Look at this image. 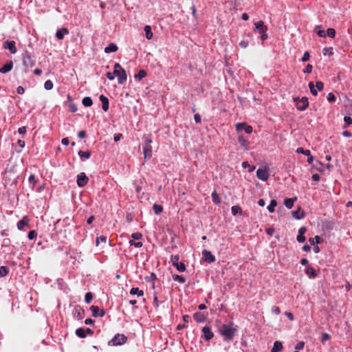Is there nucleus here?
Segmentation results:
<instances>
[{
  "label": "nucleus",
  "mask_w": 352,
  "mask_h": 352,
  "mask_svg": "<svg viewBox=\"0 0 352 352\" xmlns=\"http://www.w3.org/2000/svg\"><path fill=\"white\" fill-rule=\"evenodd\" d=\"M219 331L225 340L230 341L237 332V326L230 322L228 324H222Z\"/></svg>",
  "instance_id": "obj_1"
},
{
  "label": "nucleus",
  "mask_w": 352,
  "mask_h": 352,
  "mask_svg": "<svg viewBox=\"0 0 352 352\" xmlns=\"http://www.w3.org/2000/svg\"><path fill=\"white\" fill-rule=\"evenodd\" d=\"M144 141L143 144V153L144 160H149L152 157V146L153 140L151 134L144 135L142 138Z\"/></svg>",
  "instance_id": "obj_2"
},
{
  "label": "nucleus",
  "mask_w": 352,
  "mask_h": 352,
  "mask_svg": "<svg viewBox=\"0 0 352 352\" xmlns=\"http://www.w3.org/2000/svg\"><path fill=\"white\" fill-rule=\"evenodd\" d=\"M113 74L118 77V84L122 85L126 81L127 75L126 71L118 63L114 65Z\"/></svg>",
  "instance_id": "obj_3"
},
{
  "label": "nucleus",
  "mask_w": 352,
  "mask_h": 352,
  "mask_svg": "<svg viewBox=\"0 0 352 352\" xmlns=\"http://www.w3.org/2000/svg\"><path fill=\"white\" fill-rule=\"evenodd\" d=\"M23 65L25 68L33 67L36 64V60L32 54L28 50H25L21 54Z\"/></svg>",
  "instance_id": "obj_4"
},
{
  "label": "nucleus",
  "mask_w": 352,
  "mask_h": 352,
  "mask_svg": "<svg viewBox=\"0 0 352 352\" xmlns=\"http://www.w3.org/2000/svg\"><path fill=\"white\" fill-rule=\"evenodd\" d=\"M127 341V337L124 334L117 333L108 342L109 346H120Z\"/></svg>",
  "instance_id": "obj_5"
},
{
  "label": "nucleus",
  "mask_w": 352,
  "mask_h": 352,
  "mask_svg": "<svg viewBox=\"0 0 352 352\" xmlns=\"http://www.w3.org/2000/svg\"><path fill=\"white\" fill-rule=\"evenodd\" d=\"M308 87L311 94L314 96H316L318 95V91H322L324 89V83L319 80L316 81V85H314V82H309Z\"/></svg>",
  "instance_id": "obj_6"
},
{
  "label": "nucleus",
  "mask_w": 352,
  "mask_h": 352,
  "mask_svg": "<svg viewBox=\"0 0 352 352\" xmlns=\"http://www.w3.org/2000/svg\"><path fill=\"white\" fill-rule=\"evenodd\" d=\"M296 108L298 111H303L309 106V100L307 97H302V98H294Z\"/></svg>",
  "instance_id": "obj_7"
},
{
  "label": "nucleus",
  "mask_w": 352,
  "mask_h": 352,
  "mask_svg": "<svg viewBox=\"0 0 352 352\" xmlns=\"http://www.w3.org/2000/svg\"><path fill=\"white\" fill-rule=\"evenodd\" d=\"M72 316L75 319L82 320L85 317V310L80 305H76L72 310Z\"/></svg>",
  "instance_id": "obj_8"
},
{
  "label": "nucleus",
  "mask_w": 352,
  "mask_h": 352,
  "mask_svg": "<svg viewBox=\"0 0 352 352\" xmlns=\"http://www.w3.org/2000/svg\"><path fill=\"white\" fill-rule=\"evenodd\" d=\"M89 180V177L85 173H80L77 175L76 183L78 187L82 188L88 184Z\"/></svg>",
  "instance_id": "obj_9"
},
{
  "label": "nucleus",
  "mask_w": 352,
  "mask_h": 352,
  "mask_svg": "<svg viewBox=\"0 0 352 352\" xmlns=\"http://www.w3.org/2000/svg\"><path fill=\"white\" fill-rule=\"evenodd\" d=\"M269 173L267 168H259L256 170V177L261 181L266 182L269 179Z\"/></svg>",
  "instance_id": "obj_10"
},
{
  "label": "nucleus",
  "mask_w": 352,
  "mask_h": 352,
  "mask_svg": "<svg viewBox=\"0 0 352 352\" xmlns=\"http://www.w3.org/2000/svg\"><path fill=\"white\" fill-rule=\"evenodd\" d=\"M3 48L8 50L10 52L14 54L17 52L16 43L14 41H6L3 43Z\"/></svg>",
  "instance_id": "obj_11"
},
{
  "label": "nucleus",
  "mask_w": 352,
  "mask_h": 352,
  "mask_svg": "<svg viewBox=\"0 0 352 352\" xmlns=\"http://www.w3.org/2000/svg\"><path fill=\"white\" fill-rule=\"evenodd\" d=\"M203 336L202 338L205 341H210L213 337L214 333L211 330V328L208 326H205L202 328Z\"/></svg>",
  "instance_id": "obj_12"
},
{
  "label": "nucleus",
  "mask_w": 352,
  "mask_h": 352,
  "mask_svg": "<svg viewBox=\"0 0 352 352\" xmlns=\"http://www.w3.org/2000/svg\"><path fill=\"white\" fill-rule=\"evenodd\" d=\"M236 130L237 131L244 130L246 133L250 134L252 133L253 129L252 126L248 125L245 122H239L236 124Z\"/></svg>",
  "instance_id": "obj_13"
},
{
  "label": "nucleus",
  "mask_w": 352,
  "mask_h": 352,
  "mask_svg": "<svg viewBox=\"0 0 352 352\" xmlns=\"http://www.w3.org/2000/svg\"><path fill=\"white\" fill-rule=\"evenodd\" d=\"M90 310L91 311L92 316L95 318L103 317L105 315L104 309H100L96 305H91L90 307Z\"/></svg>",
  "instance_id": "obj_14"
},
{
  "label": "nucleus",
  "mask_w": 352,
  "mask_h": 352,
  "mask_svg": "<svg viewBox=\"0 0 352 352\" xmlns=\"http://www.w3.org/2000/svg\"><path fill=\"white\" fill-rule=\"evenodd\" d=\"M254 30L259 34L267 32V27L263 21H257L254 23Z\"/></svg>",
  "instance_id": "obj_15"
},
{
  "label": "nucleus",
  "mask_w": 352,
  "mask_h": 352,
  "mask_svg": "<svg viewBox=\"0 0 352 352\" xmlns=\"http://www.w3.org/2000/svg\"><path fill=\"white\" fill-rule=\"evenodd\" d=\"M307 232V228L305 227V226H302L299 228L298 230V234L296 237V240L298 243H304L306 240V238L305 236H304V234H305V232Z\"/></svg>",
  "instance_id": "obj_16"
},
{
  "label": "nucleus",
  "mask_w": 352,
  "mask_h": 352,
  "mask_svg": "<svg viewBox=\"0 0 352 352\" xmlns=\"http://www.w3.org/2000/svg\"><path fill=\"white\" fill-rule=\"evenodd\" d=\"M202 255L205 261L208 262L209 263H212L215 261V256L208 250H203Z\"/></svg>",
  "instance_id": "obj_17"
},
{
  "label": "nucleus",
  "mask_w": 352,
  "mask_h": 352,
  "mask_svg": "<svg viewBox=\"0 0 352 352\" xmlns=\"http://www.w3.org/2000/svg\"><path fill=\"white\" fill-rule=\"evenodd\" d=\"M69 30L67 28H62L60 29H58L56 32V37L58 40H62L64 38V36L65 35H67L69 34Z\"/></svg>",
  "instance_id": "obj_18"
},
{
  "label": "nucleus",
  "mask_w": 352,
  "mask_h": 352,
  "mask_svg": "<svg viewBox=\"0 0 352 352\" xmlns=\"http://www.w3.org/2000/svg\"><path fill=\"white\" fill-rule=\"evenodd\" d=\"M99 99L102 102V108L103 111H107L109 107V101L108 98L102 94L100 96Z\"/></svg>",
  "instance_id": "obj_19"
},
{
  "label": "nucleus",
  "mask_w": 352,
  "mask_h": 352,
  "mask_svg": "<svg viewBox=\"0 0 352 352\" xmlns=\"http://www.w3.org/2000/svg\"><path fill=\"white\" fill-rule=\"evenodd\" d=\"M13 68V62L12 60L8 61L3 67L0 68V73L6 74L10 72Z\"/></svg>",
  "instance_id": "obj_20"
},
{
  "label": "nucleus",
  "mask_w": 352,
  "mask_h": 352,
  "mask_svg": "<svg viewBox=\"0 0 352 352\" xmlns=\"http://www.w3.org/2000/svg\"><path fill=\"white\" fill-rule=\"evenodd\" d=\"M29 223V218L27 215L23 217V218L17 222V228L19 230H22L25 226H28Z\"/></svg>",
  "instance_id": "obj_21"
},
{
  "label": "nucleus",
  "mask_w": 352,
  "mask_h": 352,
  "mask_svg": "<svg viewBox=\"0 0 352 352\" xmlns=\"http://www.w3.org/2000/svg\"><path fill=\"white\" fill-rule=\"evenodd\" d=\"M193 318L197 322H204L206 320V316L200 311L195 312L193 314Z\"/></svg>",
  "instance_id": "obj_22"
},
{
  "label": "nucleus",
  "mask_w": 352,
  "mask_h": 352,
  "mask_svg": "<svg viewBox=\"0 0 352 352\" xmlns=\"http://www.w3.org/2000/svg\"><path fill=\"white\" fill-rule=\"evenodd\" d=\"M292 216L296 219H302L305 217V213L303 210H300V208L299 207L298 210L292 211Z\"/></svg>",
  "instance_id": "obj_23"
},
{
  "label": "nucleus",
  "mask_w": 352,
  "mask_h": 352,
  "mask_svg": "<svg viewBox=\"0 0 352 352\" xmlns=\"http://www.w3.org/2000/svg\"><path fill=\"white\" fill-rule=\"evenodd\" d=\"M305 272L311 278H314L317 276L316 270L311 266H307L305 270Z\"/></svg>",
  "instance_id": "obj_24"
},
{
  "label": "nucleus",
  "mask_w": 352,
  "mask_h": 352,
  "mask_svg": "<svg viewBox=\"0 0 352 352\" xmlns=\"http://www.w3.org/2000/svg\"><path fill=\"white\" fill-rule=\"evenodd\" d=\"M118 50V47L117 45L114 43H109L105 48H104V52L107 54L111 53V52H116Z\"/></svg>",
  "instance_id": "obj_25"
},
{
  "label": "nucleus",
  "mask_w": 352,
  "mask_h": 352,
  "mask_svg": "<svg viewBox=\"0 0 352 352\" xmlns=\"http://www.w3.org/2000/svg\"><path fill=\"white\" fill-rule=\"evenodd\" d=\"M78 155L82 161H85L90 158L91 153L89 151H79Z\"/></svg>",
  "instance_id": "obj_26"
},
{
  "label": "nucleus",
  "mask_w": 352,
  "mask_h": 352,
  "mask_svg": "<svg viewBox=\"0 0 352 352\" xmlns=\"http://www.w3.org/2000/svg\"><path fill=\"white\" fill-rule=\"evenodd\" d=\"M238 142L241 144V146L244 148L245 151L248 150V142L246 139H245L243 135H241L238 137Z\"/></svg>",
  "instance_id": "obj_27"
},
{
  "label": "nucleus",
  "mask_w": 352,
  "mask_h": 352,
  "mask_svg": "<svg viewBox=\"0 0 352 352\" xmlns=\"http://www.w3.org/2000/svg\"><path fill=\"white\" fill-rule=\"evenodd\" d=\"M190 319V316L188 315H184L183 316V320L184 322L182 324H178L177 326V330H182L184 328H186L188 327V320Z\"/></svg>",
  "instance_id": "obj_28"
},
{
  "label": "nucleus",
  "mask_w": 352,
  "mask_h": 352,
  "mask_svg": "<svg viewBox=\"0 0 352 352\" xmlns=\"http://www.w3.org/2000/svg\"><path fill=\"white\" fill-rule=\"evenodd\" d=\"M297 198L296 197L294 198H286L284 200V204L287 208L291 209L294 206V201Z\"/></svg>",
  "instance_id": "obj_29"
},
{
  "label": "nucleus",
  "mask_w": 352,
  "mask_h": 352,
  "mask_svg": "<svg viewBox=\"0 0 352 352\" xmlns=\"http://www.w3.org/2000/svg\"><path fill=\"white\" fill-rule=\"evenodd\" d=\"M283 349L282 342L280 341H275L274 343V346L271 349V352H280Z\"/></svg>",
  "instance_id": "obj_30"
},
{
  "label": "nucleus",
  "mask_w": 352,
  "mask_h": 352,
  "mask_svg": "<svg viewBox=\"0 0 352 352\" xmlns=\"http://www.w3.org/2000/svg\"><path fill=\"white\" fill-rule=\"evenodd\" d=\"M130 294L132 296H138V297L144 295L143 290L140 289L138 287H132L130 290Z\"/></svg>",
  "instance_id": "obj_31"
},
{
  "label": "nucleus",
  "mask_w": 352,
  "mask_h": 352,
  "mask_svg": "<svg viewBox=\"0 0 352 352\" xmlns=\"http://www.w3.org/2000/svg\"><path fill=\"white\" fill-rule=\"evenodd\" d=\"M144 32H145V36H146V38L148 40H151L153 38V34L151 26L150 25H146L144 27Z\"/></svg>",
  "instance_id": "obj_32"
},
{
  "label": "nucleus",
  "mask_w": 352,
  "mask_h": 352,
  "mask_svg": "<svg viewBox=\"0 0 352 352\" xmlns=\"http://www.w3.org/2000/svg\"><path fill=\"white\" fill-rule=\"evenodd\" d=\"M277 206V201L275 199H272L270 204L267 206V210L269 212L272 213L275 211V207Z\"/></svg>",
  "instance_id": "obj_33"
},
{
  "label": "nucleus",
  "mask_w": 352,
  "mask_h": 352,
  "mask_svg": "<svg viewBox=\"0 0 352 352\" xmlns=\"http://www.w3.org/2000/svg\"><path fill=\"white\" fill-rule=\"evenodd\" d=\"M179 272H183L186 270V265L184 264V262H178V263H174V265H173Z\"/></svg>",
  "instance_id": "obj_34"
},
{
  "label": "nucleus",
  "mask_w": 352,
  "mask_h": 352,
  "mask_svg": "<svg viewBox=\"0 0 352 352\" xmlns=\"http://www.w3.org/2000/svg\"><path fill=\"white\" fill-rule=\"evenodd\" d=\"M10 272V269L7 266H1L0 267V278L5 277L8 275Z\"/></svg>",
  "instance_id": "obj_35"
},
{
  "label": "nucleus",
  "mask_w": 352,
  "mask_h": 352,
  "mask_svg": "<svg viewBox=\"0 0 352 352\" xmlns=\"http://www.w3.org/2000/svg\"><path fill=\"white\" fill-rule=\"evenodd\" d=\"M82 104L86 107H89L93 104V100L91 97H85L82 100Z\"/></svg>",
  "instance_id": "obj_36"
},
{
  "label": "nucleus",
  "mask_w": 352,
  "mask_h": 352,
  "mask_svg": "<svg viewBox=\"0 0 352 352\" xmlns=\"http://www.w3.org/2000/svg\"><path fill=\"white\" fill-rule=\"evenodd\" d=\"M146 72L144 69H140L138 74H135V78L138 80H141L142 78L146 76Z\"/></svg>",
  "instance_id": "obj_37"
},
{
  "label": "nucleus",
  "mask_w": 352,
  "mask_h": 352,
  "mask_svg": "<svg viewBox=\"0 0 352 352\" xmlns=\"http://www.w3.org/2000/svg\"><path fill=\"white\" fill-rule=\"evenodd\" d=\"M211 197L213 203L219 204L221 203L220 197L216 190H214L211 194Z\"/></svg>",
  "instance_id": "obj_38"
},
{
  "label": "nucleus",
  "mask_w": 352,
  "mask_h": 352,
  "mask_svg": "<svg viewBox=\"0 0 352 352\" xmlns=\"http://www.w3.org/2000/svg\"><path fill=\"white\" fill-rule=\"evenodd\" d=\"M76 335L80 338H86V331L83 328H78L76 330Z\"/></svg>",
  "instance_id": "obj_39"
},
{
  "label": "nucleus",
  "mask_w": 352,
  "mask_h": 352,
  "mask_svg": "<svg viewBox=\"0 0 352 352\" xmlns=\"http://www.w3.org/2000/svg\"><path fill=\"white\" fill-rule=\"evenodd\" d=\"M231 213L233 216L242 213V209L239 206H233L231 208Z\"/></svg>",
  "instance_id": "obj_40"
},
{
  "label": "nucleus",
  "mask_w": 352,
  "mask_h": 352,
  "mask_svg": "<svg viewBox=\"0 0 352 352\" xmlns=\"http://www.w3.org/2000/svg\"><path fill=\"white\" fill-rule=\"evenodd\" d=\"M309 242L311 245L315 246L321 243V239L319 236H316L314 238H309Z\"/></svg>",
  "instance_id": "obj_41"
},
{
  "label": "nucleus",
  "mask_w": 352,
  "mask_h": 352,
  "mask_svg": "<svg viewBox=\"0 0 352 352\" xmlns=\"http://www.w3.org/2000/svg\"><path fill=\"white\" fill-rule=\"evenodd\" d=\"M153 209L155 214H160L163 211V207L157 204H153Z\"/></svg>",
  "instance_id": "obj_42"
},
{
  "label": "nucleus",
  "mask_w": 352,
  "mask_h": 352,
  "mask_svg": "<svg viewBox=\"0 0 352 352\" xmlns=\"http://www.w3.org/2000/svg\"><path fill=\"white\" fill-rule=\"evenodd\" d=\"M173 279L175 280V281H177L179 282V283H184L186 282V279L185 278H184L182 276H180L179 274H173Z\"/></svg>",
  "instance_id": "obj_43"
},
{
  "label": "nucleus",
  "mask_w": 352,
  "mask_h": 352,
  "mask_svg": "<svg viewBox=\"0 0 352 352\" xmlns=\"http://www.w3.org/2000/svg\"><path fill=\"white\" fill-rule=\"evenodd\" d=\"M53 87H54V83L51 80H47L44 83V88L47 91L52 89Z\"/></svg>",
  "instance_id": "obj_44"
},
{
  "label": "nucleus",
  "mask_w": 352,
  "mask_h": 352,
  "mask_svg": "<svg viewBox=\"0 0 352 352\" xmlns=\"http://www.w3.org/2000/svg\"><path fill=\"white\" fill-rule=\"evenodd\" d=\"M107 240V238L106 236L101 235L100 236H98L96 239V245L98 246L100 243H106Z\"/></svg>",
  "instance_id": "obj_45"
},
{
  "label": "nucleus",
  "mask_w": 352,
  "mask_h": 352,
  "mask_svg": "<svg viewBox=\"0 0 352 352\" xmlns=\"http://www.w3.org/2000/svg\"><path fill=\"white\" fill-rule=\"evenodd\" d=\"M28 182L30 184L34 186L37 184L38 179H36L34 174H31L29 176Z\"/></svg>",
  "instance_id": "obj_46"
},
{
  "label": "nucleus",
  "mask_w": 352,
  "mask_h": 352,
  "mask_svg": "<svg viewBox=\"0 0 352 352\" xmlns=\"http://www.w3.org/2000/svg\"><path fill=\"white\" fill-rule=\"evenodd\" d=\"M296 153H301V154H303V155L307 156V155H310L311 151L309 150H305V149H304L302 147H298L296 149Z\"/></svg>",
  "instance_id": "obj_47"
},
{
  "label": "nucleus",
  "mask_w": 352,
  "mask_h": 352,
  "mask_svg": "<svg viewBox=\"0 0 352 352\" xmlns=\"http://www.w3.org/2000/svg\"><path fill=\"white\" fill-rule=\"evenodd\" d=\"M344 128H346L347 126H349V125H351L352 124V118L350 116H344Z\"/></svg>",
  "instance_id": "obj_48"
},
{
  "label": "nucleus",
  "mask_w": 352,
  "mask_h": 352,
  "mask_svg": "<svg viewBox=\"0 0 352 352\" xmlns=\"http://www.w3.org/2000/svg\"><path fill=\"white\" fill-rule=\"evenodd\" d=\"M327 36H328L330 38H334L336 36V30L333 28H328L326 32Z\"/></svg>",
  "instance_id": "obj_49"
},
{
  "label": "nucleus",
  "mask_w": 352,
  "mask_h": 352,
  "mask_svg": "<svg viewBox=\"0 0 352 352\" xmlns=\"http://www.w3.org/2000/svg\"><path fill=\"white\" fill-rule=\"evenodd\" d=\"M93 299V294L91 292H87L85 294V301L86 303L89 304L91 302V301Z\"/></svg>",
  "instance_id": "obj_50"
},
{
  "label": "nucleus",
  "mask_w": 352,
  "mask_h": 352,
  "mask_svg": "<svg viewBox=\"0 0 352 352\" xmlns=\"http://www.w3.org/2000/svg\"><path fill=\"white\" fill-rule=\"evenodd\" d=\"M17 144L19 145V146L20 147V149L19 150H16V152L17 153H21L22 149L25 147V141L23 140H19L17 141Z\"/></svg>",
  "instance_id": "obj_51"
},
{
  "label": "nucleus",
  "mask_w": 352,
  "mask_h": 352,
  "mask_svg": "<svg viewBox=\"0 0 352 352\" xmlns=\"http://www.w3.org/2000/svg\"><path fill=\"white\" fill-rule=\"evenodd\" d=\"M36 235H37V232H36V230H30L28 234V238L30 240H32L36 236Z\"/></svg>",
  "instance_id": "obj_52"
},
{
  "label": "nucleus",
  "mask_w": 352,
  "mask_h": 352,
  "mask_svg": "<svg viewBox=\"0 0 352 352\" xmlns=\"http://www.w3.org/2000/svg\"><path fill=\"white\" fill-rule=\"evenodd\" d=\"M327 98L329 102H334L336 100V97L333 93H329Z\"/></svg>",
  "instance_id": "obj_53"
},
{
  "label": "nucleus",
  "mask_w": 352,
  "mask_h": 352,
  "mask_svg": "<svg viewBox=\"0 0 352 352\" xmlns=\"http://www.w3.org/2000/svg\"><path fill=\"white\" fill-rule=\"evenodd\" d=\"M179 261V256L178 254L171 255L170 261H171L173 265H174V263H178Z\"/></svg>",
  "instance_id": "obj_54"
},
{
  "label": "nucleus",
  "mask_w": 352,
  "mask_h": 352,
  "mask_svg": "<svg viewBox=\"0 0 352 352\" xmlns=\"http://www.w3.org/2000/svg\"><path fill=\"white\" fill-rule=\"evenodd\" d=\"M305 346V342L304 341H299L296 345H295V349L300 351Z\"/></svg>",
  "instance_id": "obj_55"
},
{
  "label": "nucleus",
  "mask_w": 352,
  "mask_h": 352,
  "mask_svg": "<svg viewBox=\"0 0 352 352\" xmlns=\"http://www.w3.org/2000/svg\"><path fill=\"white\" fill-rule=\"evenodd\" d=\"M312 69L313 66L311 64H308L303 69V72L305 74H311L312 72Z\"/></svg>",
  "instance_id": "obj_56"
},
{
  "label": "nucleus",
  "mask_w": 352,
  "mask_h": 352,
  "mask_svg": "<svg viewBox=\"0 0 352 352\" xmlns=\"http://www.w3.org/2000/svg\"><path fill=\"white\" fill-rule=\"evenodd\" d=\"M69 111L72 113H75L78 110L76 105L73 102L69 103Z\"/></svg>",
  "instance_id": "obj_57"
},
{
  "label": "nucleus",
  "mask_w": 352,
  "mask_h": 352,
  "mask_svg": "<svg viewBox=\"0 0 352 352\" xmlns=\"http://www.w3.org/2000/svg\"><path fill=\"white\" fill-rule=\"evenodd\" d=\"M133 240H140L142 238V234L140 232H134L131 234Z\"/></svg>",
  "instance_id": "obj_58"
},
{
  "label": "nucleus",
  "mask_w": 352,
  "mask_h": 352,
  "mask_svg": "<svg viewBox=\"0 0 352 352\" xmlns=\"http://www.w3.org/2000/svg\"><path fill=\"white\" fill-rule=\"evenodd\" d=\"M249 45V41L248 40H242L239 42V45L242 48H246Z\"/></svg>",
  "instance_id": "obj_59"
},
{
  "label": "nucleus",
  "mask_w": 352,
  "mask_h": 352,
  "mask_svg": "<svg viewBox=\"0 0 352 352\" xmlns=\"http://www.w3.org/2000/svg\"><path fill=\"white\" fill-rule=\"evenodd\" d=\"M309 58H310V54H309V52L306 51L304 53V54L301 58V60L302 62H305V61H307Z\"/></svg>",
  "instance_id": "obj_60"
},
{
  "label": "nucleus",
  "mask_w": 352,
  "mask_h": 352,
  "mask_svg": "<svg viewBox=\"0 0 352 352\" xmlns=\"http://www.w3.org/2000/svg\"><path fill=\"white\" fill-rule=\"evenodd\" d=\"M133 184L135 186V190L136 193L140 194L142 190V186L139 184H137L136 182H134Z\"/></svg>",
  "instance_id": "obj_61"
},
{
  "label": "nucleus",
  "mask_w": 352,
  "mask_h": 352,
  "mask_svg": "<svg viewBox=\"0 0 352 352\" xmlns=\"http://www.w3.org/2000/svg\"><path fill=\"white\" fill-rule=\"evenodd\" d=\"M272 312L276 315H278L280 313V309L277 306H274L272 309Z\"/></svg>",
  "instance_id": "obj_62"
},
{
  "label": "nucleus",
  "mask_w": 352,
  "mask_h": 352,
  "mask_svg": "<svg viewBox=\"0 0 352 352\" xmlns=\"http://www.w3.org/2000/svg\"><path fill=\"white\" fill-rule=\"evenodd\" d=\"M285 315L287 317V318L290 321H293L294 320V314L292 312L286 311V312H285Z\"/></svg>",
  "instance_id": "obj_63"
},
{
  "label": "nucleus",
  "mask_w": 352,
  "mask_h": 352,
  "mask_svg": "<svg viewBox=\"0 0 352 352\" xmlns=\"http://www.w3.org/2000/svg\"><path fill=\"white\" fill-rule=\"evenodd\" d=\"M194 120L196 123H200L201 122V116L199 113H195L194 115Z\"/></svg>",
  "instance_id": "obj_64"
}]
</instances>
